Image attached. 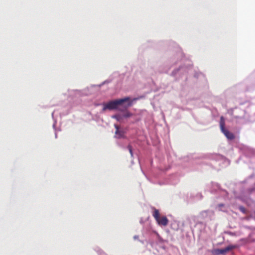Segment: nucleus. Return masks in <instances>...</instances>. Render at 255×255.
<instances>
[{"instance_id":"1","label":"nucleus","mask_w":255,"mask_h":255,"mask_svg":"<svg viewBox=\"0 0 255 255\" xmlns=\"http://www.w3.org/2000/svg\"><path fill=\"white\" fill-rule=\"evenodd\" d=\"M128 102L126 107L128 108L132 106V102L130 101L129 97H125L123 99H118L116 100L111 101L107 104L104 105L103 111H105L107 109L112 110L117 109L118 106L122 105L124 103Z\"/></svg>"},{"instance_id":"2","label":"nucleus","mask_w":255,"mask_h":255,"mask_svg":"<svg viewBox=\"0 0 255 255\" xmlns=\"http://www.w3.org/2000/svg\"><path fill=\"white\" fill-rule=\"evenodd\" d=\"M235 248V246H229L227 247L226 248L224 249H218L216 251V253L218 254H221V255H224L228 252H229L230 251L233 250Z\"/></svg>"},{"instance_id":"3","label":"nucleus","mask_w":255,"mask_h":255,"mask_svg":"<svg viewBox=\"0 0 255 255\" xmlns=\"http://www.w3.org/2000/svg\"><path fill=\"white\" fill-rule=\"evenodd\" d=\"M156 221L159 225L164 226H166L168 223V220L165 216L162 217L161 218L159 217L158 220Z\"/></svg>"},{"instance_id":"4","label":"nucleus","mask_w":255,"mask_h":255,"mask_svg":"<svg viewBox=\"0 0 255 255\" xmlns=\"http://www.w3.org/2000/svg\"><path fill=\"white\" fill-rule=\"evenodd\" d=\"M221 131L228 139L232 140L235 138L234 134L227 129L225 128Z\"/></svg>"},{"instance_id":"5","label":"nucleus","mask_w":255,"mask_h":255,"mask_svg":"<svg viewBox=\"0 0 255 255\" xmlns=\"http://www.w3.org/2000/svg\"><path fill=\"white\" fill-rule=\"evenodd\" d=\"M116 130L115 131L116 136L117 138H121L124 136L125 132L123 130H120L117 125L115 126Z\"/></svg>"},{"instance_id":"6","label":"nucleus","mask_w":255,"mask_h":255,"mask_svg":"<svg viewBox=\"0 0 255 255\" xmlns=\"http://www.w3.org/2000/svg\"><path fill=\"white\" fill-rule=\"evenodd\" d=\"M220 126L221 130L225 128V122L223 117L220 118Z\"/></svg>"},{"instance_id":"7","label":"nucleus","mask_w":255,"mask_h":255,"mask_svg":"<svg viewBox=\"0 0 255 255\" xmlns=\"http://www.w3.org/2000/svg\"><path fill=\"white\" fill-rule=\"evenodd\" d=\"M152 215L156 220H158L160 217L159 211L157 209L154 208V212Z\"/></svg>"},{"instance_id":"8","label":"nucleus","mask_w":255,"mask_h":255,"mask_svg":"<svg viewBox=\"0 0 255 255\" xmlns=\"http://www.w3.org/2000/svg\"><path fill=\"white\" fill-rule=\"evenodd\" d=\"M132 115V114L131 113H130V112H128V111H127L124 115H123V117L124 118H129V117H130Z\"/></svg>"},{"instance_id":"9","label":"nucleus","mask_w":255,"mask_h":255,"mask_svg":"<svg viewBox=\"0 0 255 255\" xmlns=\"http://www.w3.org/2000/svg\"><path fill=\"white\" fill-rule=\"evenodd\" d=\"M129 151V153L131 155V156H133V152H132V147L130 145H128L127 147Z\"/></svg>"},{"instance_id":"10","label":"nucleus","mask_w":255,"mask_h":255,"mask_svg":"<svg viewBox=\"0 0 255 255\" xmlns=\"http://www.w3.org/2000/svg\"><path fill=\"white\" fill-rule=\"evenodd\" d=\"M113 118L116 119L118 121H119L121 119L120 116H119V115H115L113 117Z\"/></svg>"},{"instance_id":"11","label":"nucleus","mask_w":255,"mask_h":255,"mask_svg":"<svg viewBox=\"0 0 255 255\" xmlns=\"http://www.w3.org/2000/svg\"><path fill=\"white\" fill-rule=\"evenodd\" d=\"M239 209H240V211H242V212H243V213L245 212V209L244 207L241 206V207H240Z\"/></svg>"},{"instance_id":"12","label":"nucleus","mask_w":255,"mask_h":255,"mask_svg":"<svg viewBox=\"0 0 255 255\" xmlns=\"http://www.w3.org/2000/svg\"><path fill=\"white\" fill-rule=\"evenodd\" d=\"M224 206V205L223 204H219V205H218V206H219V207H223Z\"/></svg>"}]
</instances>
